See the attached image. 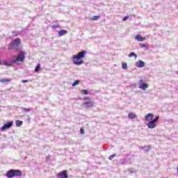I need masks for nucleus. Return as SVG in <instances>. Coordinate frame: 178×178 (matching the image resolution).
I'll list each match as a JSON object with an SVG mask.
<instances>
[{
  "instance_id": "1",
  "label": "nucleus",
  "mask_w": 178,
  "mask_h": 178,
  "mask_svg": "<svg viewBox=\"0 0 178 178\" xmlns=\"http://www.w3.org/2000/svg\"><path fill=\"white\" fill-rule=\"evenodd\" d=\"M87 55V51L83 50L76 55L72 56V61L74 65H76L78 66H80V65H83L84 63V60H83V58H84Z\"/></svg>"
},
{
  "instance_id": "2",
  "label": "nucleus",
  "mask_w": 178,
  "mask_h": 178,
  "mask_svg": "<svg viewBox=\"0 0 178 178\" xmlns=\"http://www.w3.org/2000/svg\"><path fill=\"white\" fill-rule=\"evenodd\" d=\"M22 44L20 38H17L13 40L10 44H8V51H19V47Z\"/></svg>"
},
{
  "instance_id": "3",
  "label": "nucleus",
  "mask_w": 178,
  "mask_h": 178,
  "mask_svg": "<svg viewBox=\"0 0 178 178\" xmlns=\"http://www.w3.org/2000/svg\"><path fill=\"white\" fill-rule=\"evenodd\" d=\"M26 58V51H20L16 59L11 60L12 63H17V62H24V58Z\"/></svg>"
},
{
  "instance_id": "4",
  "label": "nucleus",
  "mask_w": 178,
  "mask_h": 178,
  "mask_svg": "<svg viewBox=\"0 0 178 178\" xmlns=\"http://www.w3.org/2000/svg\"><path fill=\"white\" fill-rule=\"evenodd\" d=\"M159 119V116H156L154 119L150 120L147 124V127L149 129H155L156 127V122Z\"/></svg>"
},
{
  "instance_id": "5",
  "label": "nucleus",
  "mask_w": 178,
  "mask_h": 178,
  "mask_svg": "<svg viewBox=\"0 0 178 178\" xmlns=\"http://www.w3.org/2000/svg\"><path fill=\"white\" fill-rule=\"evenodd\" d=\"M83 105L84 108L86 109H90V108H94V105H95V102L94 100H89L83 102Z\"/></svg>"
},
{
  "instance_id": "6",
  "label": "nucleus",
  "mask_w": 178,
  "mask_h": 178,
  "mask_svg": "<svg viewBox=\"0 0 178 178\" xmlns=\"http://www.w3.org/2000/svg\"><path fill=\"white\" fill-rule=\"evenodd\" d=\"M13 126V122L10 121L7 122L6 124H4V125L1 128V130L2 131H5V130H8V129H10Z\"/></svg>"
},
{
  "instance_id": "7",
  "label": "nucleus",
  "mask_w": 178,
  "mask_h": 178,
  "mask_svg": "<svg viewBox=\"0 0 178 178\" xmlns=\"http://www.w3.org/2000/svg\"><path fill=\"white\" fill-rule=\"evenodd\" d=\"M138 83H139V88H140V90H143L144 91H145V90L148 88V84L143 83V79L139 80Z\"/></svg>"
},
{
  "instance_id": "8",
  "label": "nucleus",
  "mask_w": 178,
  "mask_h": 178,
  "mask_svg": "<svg viewBox=\"0 0 178 178\" xmlns=\"http://www.w3.org/2000/svg\"><path fill=\"white\" fill-rule=\"evenodd\" d=\"M57 176L60 178H69V175H67V171L66 170L60 172Z\"/></svg>"
},
{
  "instance_id": "9",
  "label": "nucleus",
  "mask_w": 178,
  "mask_h": 178,
  "mask_svg": "<svg viewBox=\"0 0 178 178\" xmlns=\"http://www.w3.org/2000/svg\"><path fill=\"white\" fill-rule=\"evenodd\" d=\"M6 177L13 178L15 177V170H9L6 174Z\"/></svg>"
},
{
  "instance_id": "10",
  "label": "nucleus",
  "mask_w": 178,
  "mask_h": 178,
  "mask_svg": "<svg viewBox=\"0 0 178 178\" xmlns=\"http://www.w3.org/2000/svg\"><path fill=\"white\" fill-rule=\"evenodd\" d=\"M22 175L20 170H14V177H22Z\"/></svg>"
},
{
  "instance_id": "11",
  "label": "nucleus",
  "mask_w": 178,
  "mask_h": 178,
  "mask_svg": "<svg viewBox=\"0 0 178 178\" xmlns=\"http://www.w3.org/2000/svg\"><path fill=\"white\" fill-rule=\"evenodd\" d=\"M136 67H144L145 66V63L141 60L136 63Z\"/></svg>"
},
{
  "instance_id": "12",
  "label": "nucleus",
  "mask_w": 178,
  "mask_h": 178,
  "mask_svg": "<svg viewBox=\"0 0 178 178\" xmlns=\"http://www.w3.org/2000/svg\"><path fill=\"white\" fill-rule=\"evenodd\" d=\"M153 118H154V114L148 113L147 115H145V120H146V122H149L152 120Z\"/></svg>"
},
{
  "instance_id": "13",
  "label": "nucleus",
  "mask_w": 178,
  "mask_h": 178,
  "mask_svg": "<svg viewBox=\"0 0 178 178\" xmlns=\"http://www.w3.org/2000/svg\"><path fill=\"white\" fill-rule=\"evenodd\" d=\"M135 40H136L137 41L143 42V41H145V40H147V38L141 36L140 34H137L135 36Z\"/></svg>"
},
{
  "instance_id": "14",
  "label": "nucleus",
  "mask_w": 178,
  "mask_h": 178,
  "mask_svg": "<svg viewBox=\"0 0 178 178\" xmlns=\"http://www.w3.org/2000/svg\"><path fill=\"white\" fill-rule=\"evenodd\" d=\"M151 148H152L151 145L140 147V149H145V152H148L149 151H150Z\"/></svg>"
},
{
  "instance_id": "15",
  "label": "nucleus",
  "mask_w": 178,
  "mask_h": 178,
  "mask_svg": "<svg viewBox=\"0 0 178 178\" xmlns=\"http://www.w3.org/2000/svg\"><path fill=\"white\" fill-rule=\"evenodd\" d=\"M65 34H67V31L63 29L58 31V37H62V35H65Z\"/></svg>"
},
{
  "instance_id": "16",
  "label": "nucleus",
  "mask_w": 178,
  "mask_h": 178,
  "mask_svg": "<svg viewBox=\"0 0 178 178\" xmlns=\"http://www.w3.org/2000/svg\"><path fill=\"white\" fill-rule=\"evenodd\" d=\"M128 118L131 120L136 119V118H137V115L134 114V113H129L128 114Z\"/></svg>"
},
{
  "instance_id": "17",
  "label": "nucleus",
  "mask_w": 178,
  "mask_h": 178,
  "mask_svg": "<svg viewBox=\"0 0 178 178\" xmlns=\"http://www.w3.org/2000/svg\"><path fill=\"white\" fill-rule=\"evenodd\" d=\"M101 17L99 15H94L93 17H90L89 18V20H98Z\"/></svg>"
},
{
  "instance_id": "18",
  "label": "nucleus",
  "mask_w": 178,
  "mask_h": 178,
  "mask_svg": "<svg viewBox=\"0 0 178 178\" xmlns=\"http://www.w3.org/2000/svg\"><path fill=\"white\" fill-rule=\"evenodd\" d=\"M15 124H16L17 127H20V126H22L23 124V122L20 120H16Z\"/></svg>"
},
{
  "instance_id": "19",
  "label": "nucleus",
  "mask_w": 178,
  "mask_h": 178,
  "mask_svg": "<svg viewBox=\"0 0 178 178\" xmlns=\"http://www.w3.org/2000/svg\"><path fill=\"white\" fill-rule=\"evenodd\" d=\"M10 79H0V83H10Z\"/></svg>"
},
{
  "instance_id": "20",
  "label": "nucleus",
  "mask_w": 178,
  "mask_h": 178,
  "mask_svg": "<svg viewBox=\"0 0 178 178\" xmlns=\"http://www.w3.org/2000/svg\"><path fill=\"white\" fill-rule=\"evenodd\" d=\"M22 111H24V112H31V111H33V108H26L22 107Z\"/></svg>"
},
{
  "instance_id": "21",
  "label": "nucleus",
  "mask_w": 178,
  "mask_h": 178,
  "mask_svg": "<svg viewBox=\"0 0 178 178\" xmlns=\"http://www.w3.org/2000/svg\"><path fill=\"white\" fill-rule=\"evenodd\" d=\"M132 56H134L135 59L137 58V54H136L134 52H131L130 54H129V58H132Z\"/></svg>"
},
{
  "instance_id": "22",
  "label": "nucleus",
  "mask_w": 178,
  "mask_h": 178,
  "mask_svg": "<svg viewBox=\"0 0 178 178\" xmlns=\"http://www.w3.org/2000/svg\"><path fill=\"white\" fill-rule=\"evenodd\" d=\"M79 84H80V81L76 80L73 83H72V87H74L76 86H79Z\"/></svg>"
},
{
  "instance_id": "23",
  "label": "nucleus",
  "mask_w": 178,
  "mask_h": 178,
  "mask_svg": "<svg viewBox=\"0 0 178 178\" xmlns=\"http://www.w3.org/2000/svg\"><path fill=\"white\" fill-rule=\"evenodd\" d=\"M40 68H41V65L38 64L37 66L35 67V72H38Z\"/></svg>"
},
{
  "instance_id": "24",
  "label": "nucleus",
  "mask_w": 178,
  "mask_h": 178,
  "mask_svg": "<svg viewBox=\"0 0 178 178\" xmlns=\"http://www.w3.org/2000/svg\"><path fill=\"white\" fill-rule=\"evenodd\" d=\"M81 94H84L85 95H88V90H81Z\"/></svg>"
},
{
  "instance_id": "25",
  "label": "nucleus",
  "mask_w": 178,
  "mask_h": 178,
  "mask_svg": "<svg viewBox=\"0 0 178 178\" xmlns=\"http://www.w3.org/2000/svg\"><path fill=\"white\" fill-rule=\"evenodd\" d=\"M122 69H127V63H122Z\"/></svg>"
},
{
  "instance_id": "26",
  "label": "nucleus",
  "mask_w": 178,
  "mask_h": 178,
  "mask_svg": "<svg viewBox=\"0 0 178 178\" xmlns=\"http://www.w3.org/2000/svg\"><path fill=\"white\" fill-rule=\"evenodd\" d=\"M115 156H116V154H113V155H111L109 157H108V159L110 161H112L113 158H115Z\"/></svg>"
},
{
  "instance_id": "27",
  "label": "nucleus",
  "mask_w": 178,
  "mask_h": 178,
  "mask_svg": "<svg viewBox=\"0 0 178 178\" xmlns=\"http://www.w3.org/2000/svg\"><path fill=\"white\" fill-rule=\"evenodd\" d=\"M85 99H87V101H92V100H91V98L90 97H85L83 98V101H85Z\"/></svg>"
},
{
  "instance_id": "28",
  "label": "nucleus",
  "mask_w": 178,
  "mask_h": 178,
  "mask_svg": "<svg viewBox=\"0 0 178 178\" xmlns=\"http://www.w3.org/2000/svg\"><path fill=\"white\" fill-rule=\"evenodd\" d=\"M59 27H60V26H59V25H58V24H57V25H53V26H52V29H59Z\"/></svg>"
},
{
  "instance_id": "29",
  "label": "nucleus",
  "mask_w": 178,
  "mask_h": 178,
  "mask_svg": "<svg viewBox=\"0 0 178 178\" xmlns=\"http://www.w3.org/2000/svg\"><path fill=\"white\" fill-rule=\"evenodd\" d=\"M140 46L141 47V48H148V47H147L145 44H140Z\"/></svg>"
},
{
  "instance_id": "30",
  "label": "nucleus",
  "mask_w": 178,
  "mask_h": 178,
  "mask_svg": "<svg viewBox=\"0 0 178 178\" xmlns=\"http://www.w3.org/2000/svg\"><path fill=\"white\" fill-rule=\"evenodd\" d=\"M80 133H81V134H85L84 129L81 128V129H80Z\"/></svg>"
},
{
  "instance_id": "31",
  "label": "nucleus",
  "mask_w": 178,
  "mask_h": 178,
  "mask_svg": "<svg viewBox=\"0 0 178 178\" xmlns=\"http://www.w3.org/2000/svg\"><path fill=\"white\" fill-rule=\"evenodd\" d=\"M128 17H129V16L124 17L122 19L123 22H126V20H127V18H128Z\"/></svg>"
},
{
  "instance_id": "32",
  "label": "nucleus",
  "mask_w": 178,
  "mask_h": 178,
  "mask_svg": "<svg viewBox=\"0 0 178 178\" xmlns=\"http://www.w3.org/2000/svg\"><path fill=\"white\" fill-rule=\"evenodd\" d=\"M5 66H10V64L8 62L4 63Z\"/></svg>"
},
{
  "instance_id": "33",
  "label": "nucleus",
  "mask_w": 178,
  "mask_h": 178,
  "mask_svg": "<svg viewBox=\"0 0 178 178\" xmlns=\"http://www.w3.org/2000/svg\"><path fill=\"white\" fill-rule=\"evenodd\" d=\"M22 83H29V81L28 80H22Z\"/></svg>"
},
{
  "instance_id": "34",
  "label": "nucleus",
  "mask_w": 178,
  "mask_h": 178,
  "mask_svg": "<svg viewBox=\"0 0 178 178\" xmlns=\"http://www.w3.org/2000/svg\"><path fill=\"white\" fill-rule=\"evenodd\" d=\"M50 157H51V156H47V161H48V159H49Z\"/></svg>"
},
{
  "instance_id": "35",
  "label": "nucleus",
  "mask_w": 178,
  "mask_h": 178,
  "mask_svg": "<svg viewBox=\"0 0 178 178\" xmlns=\"http://www.w3.org/2000/svg\"><path fill=\"white\" fill-rule=\"evenodd\" d=\"M0 65H2V61L0 60Z\"/></svg>"
},
{
  "instance_id": "36",
  "label": "nucleus",
  "mask_w": 178,
  "mask_h": 178,
  "mask_svg": "<svg viewBox=\"0 0 178 178\" xmlns=\"http://www.w3.org/2000/svg\"><path fill=\"white\" fill-rule=\"evenodd\" d=\"M13 33L15 34V31H13Z\"/></svg>"
}]
</instances>
